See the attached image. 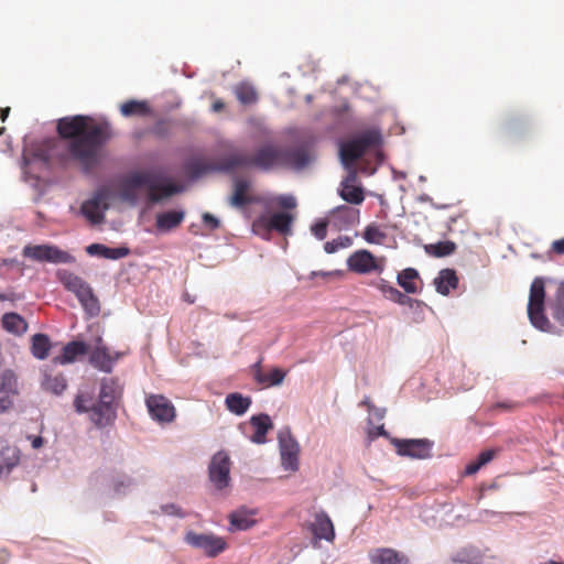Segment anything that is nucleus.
I'll list each match as a JSON object with an SVG mask.
<instances>
[{
	"mask_svg": "<svg viewBox=\"0 0 564 564\" xmlns=\"http://www.w3.org/2000/svg\"><path fill=\"white\" fill-rule=\"evenodd\" d=\"M18 463L19 457L15 455L8 458L6 463L0 462V477L8 475L11 471V469L18 465Z\"/></svg>",
	"mask_w": 564,
	"mask_h": 564,
	"instance_id": "55",
	"label": "nucleus"
},
{
	"mask_svg": "<svg viewBox=\"0 0 564 564\" xmlns=\"http://www.w3.org/2000/svg\"><path fill=\"white\" fill-rule=\"evenodd\" d=\"M3 329L15 336H21L28 330L26 321L18 313H4L1 318Z\"/></svg>",
	"mask_w": 564,
	"mask_h": 564,
	"instance_id": "31",
	"label": "nucleus"
},
{
	"mask_svg": "<svg viewBox=\"0 0 564 564\" xmlns=\"http://www.w3.org/2000/svg\"><path fill=\"white\" fill-rule=\"evenodd\" d=\"M203 224L209 229V230H216L220 227V220L214 216L210 213H204L202 215Z\"/></svg>",
	"mask_w": 564,
	"mask_h": 564,
	"instance_id": "54",
	"label": "nucleus"
},
{
	"mask_svg": "<svg viewBox=\"0 0 564 564\" xmlns=\"http://www.w3.org/2000/svg\"><path fill=\"white\" fill-rule=\"evenodd\" d=\"M399 456L412 459H430L433 457L434 442L429 438H390Z\"/></svg>",
	"mask_w": 564,
	"mask_h": 564,
	"instance_id": "10",
	"label": "nucleus"
},
{
	"mask_svg": "<svg viewBox=\"0 0 564 564\" xmlns=\"http://www.w3.org/2000/svg\"><path fill=\"white\" fill-rule=\"evenodd\" d=\"M280 207L284 209H293L296 207V198L291 194H282L276 197Z\"/></svg>",
	"mask_w": 564,
	"mask_h": 564,
	"instance_id": "52",
	"label": "nucleus"
},
{
	"mask_svg": "<svg viewBox=\"0 0 564 564\" xmlns=\"http://www.w3.org/2000/svg\"><path fill=\"white\" fill-rule=\"evenodd\" d=\"M368 436L370 440H375L379 436H382V437H386V438H390V435L389 433L386 431L384 429V425H379V426H376L373 429H370L368 431Z\"/></svg>",
	"mask_w": 564,
	"mask_h": 564,
	"instance_id": "57",
	"label": "nucleus"
},
{
	"mask_svg": "<svg viewBox=\"0 0 564 564\" xmlns=\"http://www.w3.org/2000/svg\"><path fill=\"white\" fill-rule=\"evenodd\" d=\"M312 533L317 540L332 542L335 539V529L330 518L321 511L316 513L315 521L311 527Z\"/></svg>",
	"mask_w": 564,
	"mask_h": 564,
	"instance_id": "21",
	"label": "nucleus"
},
{
	"mask_svg": "<svg viewBox=\"0 0 564 564\" xmlns=\"http://www.w3.org/2000/svg\"><path fill=\"white\" fill-rule=\"evenodd\" d=\"M436 292L441 295H448L452 289L458 286V276L454 269H442L433 281Z\"/></svg>",
	"mask_w": 564,
	"mask_h": 564,
	"instance_id": "27",
	"label": "nucleus"
},
{
	"mask_svg": "<svg viewBox=\"0 0 564 564\" xmlns=\"http://www.w3.org/2000/svg\"><path fill=\"white\" fill-rule=\"evenodd\" d=\"M251 403L250 397H245L239 392L228 393L225 398L227 410L238 416L243 415L249 410Z\"/></svg>",
	"mask_w": 564,
	"mask_h": 564,
	"instance_id": "30",
	"label": "nucleus"
},
{
	"mask_svg": "<svg viewBox=\"0 0 564 564\" xmlns=\"http://www.w3.org/2000/svg\"><path fill=\"white\" fill-rule=\"evenodd\" d=\"M285 376L286 372L283 369L273 367L268 373H258L257 383L263 387H276L284 381Z\"/></svg>",
	"mask_w": 564,
	"mask_h": 564,
	"instance_id": "38",
	"label": "nucleus"
},
{
	"mask_svg": "<svg viewBox=\"0 0 564 564\" xmlns=\"http://www.w3.org/2000/svg\"><path fill=\"white\" fill-rule=\"evenodd\" d=\"M524 124L525 122L523 119L513 118L507 122L506 129L511 134H520Z\"/></svg>",
	"mask_w": 564,
	"mask_h": 564,
	"instance_id": "53",
	"label": "nucleus"
},
{
	"mask_svg": "<svg viewBox=\"0 0 564 564\" xmlns=\"http://www.w3.org/2000/svg\"><path fill=\"white\" fill-rule=\"evenodd\" d=\"M383 143V137L378 128H369L352 134L347 140L338 142V155L343 167H348L350 163H346V159L357 162L367 152L373 151L377 165L384 161L383 153L379 148Z\"/></svg>",
	"mask_w": 564,
	"mask_h": 564,
	"instance_id": "4",
	"label": "nucleus"
},
{
	"mask_svg": "<svg viewBox=\"0 0 564 564\" xmlns=\"http://www.w3.org/2000/svg\"><path fill=\"white\" fill-rule=\"evenodd\" d=\"M416 199L420 203H430L435 209H442V208L446 207L445 205L441 206V205H436L435 203H433V199L427 194H421L420 196H417Z\"/></svg>",
	"mask_w": 564,
	"mask_h": 564,
	"instance_id": "62",
	"label": "nucleus"
},
{
	"mask_svg": "<svg viewBox=\"0 0 564 564\" xmlns=\"http://www.w3.org/2000/svg\"><path fill=\"white\" fill-rule=\"evenodd\" d=\"M87 121L88 117L82 115L61 118L56 127L61 140L50 138L28 143L25 137L21 162L23 182L36 189L40 184L36 173L48 169L55 158L61 162L77 161L85 173L97 166L100 150L111 138V128L107 121L91 127Z\"/></svg>",
	"mask_w": 564,
	"mask_h": 564,
	"instance_id": "1",
	"label": "nucleus"
},
{
	"mask_svg": "<svg viewBox=\"0 0 564 564\" xmlns=\"http://www.w3.org/2000/svg\"><path fill=\"white\" fill-rule=\"evenodd\" d=\"M419 279V271L414 268H405L397 275V283L406 294L417 293L414 280Z\"/></svg>",
	"mask_w": 564,
	"mask_h": 564,
	"instance_id": "34",
	"label": "nucleus"
},
{
	"mask_svg": "<svg viewBox=\"0 0 564 564\" xmlns=\"http://www.w3.org/2000/svg\"><path fill=\"white\" fill-rule=\"evenodd\" d=\"M283 147H275L273 144L261 145L253 156L248 155L242 151H232L231 156L236 162L234 171L245 170L250 167H258L262 171H270L274 167H281Z\"/></svg>",
	"mask_w": 564,
	"mask_h": 564,
	"instance_id": "5",
	"label": "nucleus"
},
{
	"mask_svg": "<svg viewBox=\"0 0 564 564\" xmlns=\"http://www.w3.org/2000/svg\"><path fill=\"white\" fill-rule=\"evenodd\" d=\"M554 318L557 319L562 325H564V283L558 288L556 293Z\"/></svg>",
	"mask_w": 564,
	"mask_h": 564,
	"instance_id": "48",
	"label": "nucleus"
},
{
	"mask_svg": "<svg viewBox=\"0 0 564 564\" xmlns=\"http://www.w3.org/2000/svg\"><path fill=\"white\" fill-rule=\"evenodd\" d=\"M545 286L542 278H535L531 283L528 307L544 305Z\"/></svg>",
	"mask_w": 564,
	"mask_h": 564,
	"instance_id": "40",
	"label": "nucleus"
},
{
	"mask_svg": "<svg viewBox=\"0 0 564 564\" xmlns=\"http://www.w3.org/2000/svg\"><path fill=\"white\" fill-rule=\"evenodd\" d=\"M281 167L302 172L316 161V155L306 145L283 147Z\"/></svg>",
	"mask_w": 564,
	"mask_h": 564,
	"instance_id": "13",
	"label": "nucleus"
},
{
	"mask_svg": "<svg viewBox=\"0 0 564 564\" xmlns=\"http://www.w3.org/2000/svg\"><path fill=\"white\" fill-rule=\"evenodd\" d=\"M208 477L218 490L225 489L230 482V457L225 451L217 452L208 466Z\"/></svg>",
	"mask_w": 564,
	"mask_h": 564,
	"instance_id": "15",
	"label": "nucleus"
},
{
	"mask_svg": "<svg viewBox=\"0 0 564 564\" xmlns=\"http://www.w3.org/2000/svg\"><path fill=\"white\" fill-rule=\"evenodd\" d=\"M386 238V234L380 231L375 224L368 225L364 230V239L368 243H381Z\"/></svg>",
	"mask_w": 564,
	"mask_h": 564,
	"instance_id": "47",
	"label": "nucleus"
},
{
	"mask_svg": "<svg viewBox=\"0 0 564 564\" xmlns=\"http://www.w3.org/2000/svg\"><path fill=\"white\" fill-rule=\"evenodd\" d=\"M484 553L475 545H465L451 555V561L455 564H482Z\"/></svg>",
	"mask_w": 564,
	"mask_h": 564,
	"instance_id": "26",
	"label": "nucleus"
},
{
	"mask_svg": "<svg viewBox=\"0 0 564 564\" xmlns=\"http://www.w3.org/2000/svg\"><path fill=\"white\" fill-rule=\"evenodd\" d=\"M13 404L12 399H7V395L0 394V414L8 411Z\"/></svg>",
	"mask_w": 564,
	"mask_h": 564,
	"instance_id": "61",
	"label": "nucleus"
},
{
	"mask_svg": "<svg viewBox=\"0 0 564 564\" xmlns=\"http://www.w3.org/2000/svg\"><path fill=\"white\" fill-rule=\"evenodd\" d=\"M343 272L339 270L334 271H312L310 278L314 279L315 276H332V275H341Z\"/></svg>",
	"mask_w": 564,
	"mask_h": 564,
	"instance_id": "60",
	"label": "nucleus"
},
{
	"mask_svg": "<svg viewBox=\"0 0 564 564\" xmlns=\"http://www.w3.org/2000/svg\"><path fill=\"white\" fill-rule=\"evenodd\" d=\"M230 519V530L232 531H246L252 528L256 521L250 517V514L245 511H236L232 512L229 517Z\"/></svg>",
	"mask_w": 564,
	"mask_h": 564,
	"instance_id": "42",
	"label": "nucleus"
},
{
	"mask_svg": "<svg viewBox=\"0 0 564 564\" xmlns=\"http://www.w3.org/2000/svg\"><path fill=\"white\" fill-rule=\"evenodd\" d=\"M328 221L318 219L311 226V231L317 240H324L327 236Z\"/></svg>",
	"mask_w": 564,
	"mask_h": 564,
	"instance_id": "49",
	"label": "nucleus"
},
{
	"mask_svg": "<svg viewBox=\"0 0 564 564\" xmlns=\"http://www.w3.org/2000/svg\"><path fill=\"white\" fill-rule=\"evenodd\" d=\"M528 317L534 328L545 333L553 332L554 326L544 313V305L528 307Z\"/></svg>",
	"mask_w": 564,
	"mask_h": 564,
	"instance_id": "32",
	"label": "nucleus"
},
{
	"mask_svg": "<svg viewBox=\"0 0 564 564\" xmlns=\"http://www.w3.org/2000/svg\"><path fill=\"white\" fill-rule=\"evenodd\" d=\"M506 516H512V513H503L499 511L481 509L477 512V517L475 518L474 521L480 523H491L495 520H501Z\"/></svg>",
	"mask_w": 564,
	"mask_h": 564,
	"instance_id": "45",
	"label": "nucleus"
},
{
	"mask_svg": "<svg viewBox=\"0 0 564 564\" xmlns=\"http://www.w3.org/2000/svg\"><path fill=\"white\" fill-rule=\"evenodd\" d=\"M51 349V340L46 334L37 333L32 337L31 350L32 355L39 359L43 360L48 356V351Z\"/></svg>",
	"mask_w": 564,
	"mask_h": 564,
	"instance_id": "37",
	"label": "nucleus"
},
{
	"mask_svg": "<svg viewBox=\"0 0 564 564\" xmlns=\"http://www.w3.org/2000/svg\"><path fill=\"white\" fill-rule=\"evenodd\" d=\"M278 442L282 468L286 471H296L300 466V444L289 426H284L278 432Z\"/></svg>",
	"mask_w": 564,
	"mask_h": 564,
	"instance_id": "11",
	"label": "nucleus"
},
{
	"mask_svg": "<svg viewBox=\"0 0 564 564\" xmlns=\"http://www.w3.org/2000/svg\"><path fill=\"white\" fill-rule=\"evenodd\" d=\"M496 455L495 449H485L477 456L476 460L481 465L485 466L488 463H490Z\"/></svg>",
	"mask_w": 564,
	"mask_h": 564,
	"instance_id": "56",
	"label": "nucleus"
},
{
	"mask_svg": "<svg viewBox=\"0 0 564 564\" xmlns=\"http://www.w3.org/2000/svg\"><path fill=\"white\" fill-rule=\"evenodd\" d=\"M250 424L254 427V434L250 437V441L254 444H264L268 432L273 427L270 416L267 413L252 415Z\"/></svg>",
	"mask_w": 564,
	"mask_h": 564,
	"instance_id": "25",
	"label": "nucleus"
},
{
	"mask_svg": "<svg viewBox=\"0 0 564 564\" xmlns=\"http://www.w3.org/2000/svg\"><path fill=\"white\" fill-rule=\"evenodd\" d=\"M109 194L106 189H98L94 196L80 206L82 214L94 225L102 223L108 205L105 203Z\"/></svg>",
	"mask_w": 564,
	"mask_h": 564,
	"instance_id": "16",
	"label": "nucleus"
},
{
	"mask_svg": "<svg viewBox=\"0 0 564 564\" xmlns=\"http://www.w3.org/2000/svg\"><path fill=\"white\" fill-rule=\"evenodd\" d=\"M237 99L243 105H250L257 101L258 95L256 88L249 83H240L235 89Z\"/></svg>",
	"mask_w": 564,
	"mask_h": 564,
	"instance_id": "43",
	"label": "nucleus"
},
{
	"mask_svg": "<svg viewBox=\"0 0 564 564\" xmlns=\"http://www.w3.org/2000/svg\"><path fill=\"white\" fill-rule=\"evenodd\" d=\"M330 223L338 230H348L359 223V209L340 205L329 212Z\"/></svg>",
	"mask_w": 564,
	"mask_h": 564,
	"instance_id": "18",
	"label": "nucleus"
},
{
	"mask_svg": "<svg viewBox=\"0 0 564 564\" xmlns=\"http://www.w3.org/2000/svg\"><path fill=\"white\" fill-rule=\"evenodd\" d=\"M122 386L116 378H102L98 395L79 391L74 399V408L79 414H88V419L97 429H105L115 423L118 405L122 397Z\"/></svg>",
	"mask_w": 564,
	"mask_h": 564,
	"instance_id": "2",
	"label": "nucleus"
},
{
	"mask_svg": "<svg viewBox=\"0 0 564 564\" xmlns=\"http://www.w3.org/2000/svg\"><path fill=\"white\" fill-rule=\"evenodd\" d=\"M378 289L382 292V294L384 295L386 299H388L394 303H398L400 305L412 307L414 304L421 303L420 301L410 297L405 293H402L400 290H398L393 285H390L384 280H380V282L378 284Z\"/></svg>",
	"mask_w": 564,
	"mask_h": 564,
	"instance_id": "28",
	"label": "nucleus"
},
{
	"mask_svg": "<svg viewBox=\"0 0 564 564\" xmlns=\"http://www.w3.org/2000/svg\"><path fill=\"white\" fill-rule=\"evenodd\" d=\"M552 247L555 252L564 254V237L562 239L555 240Z\"/></svg>",
	"mask_w": 564,
	"mask_h": 564,
	"instance_id": "64",
	"label": "nucleus"
},
{
	"mask_svg": "<svg viewBox=\"0 0 564 564\" xmlns=\"http://www.w3.org/2000/svg\"><path fill=\"white\" fill-rule=\"evenodd\" d=\"M134 485V479L127 475H120L112 481L115 491L120 495L128 492Z\"/></svg>",
	"mask_w": 564,
	"mask_h": 564,
	"instance_id": "46",
	"label": "nucleus"
},
{
	"mask_svg": "<svg viewBox=\"0 0 564 564\" xmlns=\"http://www.w3.org/2000/svg\"><path fill=\"white\" fill-rule=\"evenodd\" d=\"M86 252L91 257H101L109 260H119L130 253V249L126 246L111 248L102 243H91L86 247Z\"/></svg>",
	"mask_w": 564,
	"mask_h": 564,
	"instance_id": "22",
	"label": "nucleus"
},
{
	"mask_svg": "<svg viewBox=\"0 0 564 564\" xmlns=\"http://www.w3.org/2000/svg\"><path fill=\"white\" fill-rule=\"evenodd\" d=\"M294 217L288 212L264 213L252 223V231L262 239L269 240L272 231L290 235Z\"/></svg>",
	"mask_w": 564,
	"mask_h": 564,
	"instance_id": "8",
	"label": "nucleus"
},
{
	"mask_svg": "<svg viewBox=\"0 0 564 564\" xmlns=\"http://www.w3.org/2000/svg\"><path fill=\"white\" fill-rule=\"evenodd\" d=\"M231 152L223 155L218 163L207 162L198 156H192L184 161L183 173L188 182L194 183L212 173L231 174L234 164Z\"/></svg>",
	"mask_w": 564,
	"mask_h": 564,
	"instance_id": "7",
	"label": "nucleus"
},
{
	"mask_svg": "<svg viewBox=\"0 0 564 564\" xmlns=\"http://www.w3.org/2000/svg\"><path fill=\"white\" fill-rule=\"evenodd\" d=\"M426 253L435 257L443 258L451 256L456 250V243L451 240L438 241L436 243H430L424 247Z\"/></svg>",
	"mask_w": 564,
	"mask_h": 564,
	"instance_id": "39",
	"label": "nucleus"
},
{
	"mask_svg": "<svg viewBox=\"0 0 564 564\" xmlns=\"http://www.w3.org/2000/svg\"><path fill=\"white\" fill-rule=\"evenodd\" d=\"M184 542L193 549L204 552L208 557H216L227 549L225 539L213 533L188 531L184 535Z\"/></svg>",
	"mask_w": 564,
	"mask_h": 564,
	"instance_id": "12",
	"label": "nucleus"
},
{
	"mask_svg": "<svg viewBox=\"0 0 564 564\" xmlns=\"http://www.w3.org/2000/svg\"><path fill=\"white\" fill-rule=\"evenodd\" d=\"M347 268L359 274H368L377 271L381 272L382 268L377 263L376 257L369 250L361 249L350 254L346 261Z\"/></svg>",
	"mask_w": 564,
	"mask_h": 564,
	"instance_id": "17",
	"label": "nucleus"
},
{
	"mask_svg": "<svg viewBox=\"0 0 564 564\" xmlns=\"http://www.w3.org/2000/svg\"><path fill=\"white\" fill-rule=\"evenodd\" d=\"M57 278L65 289L75 294L83 310L89 317L98 316L100 303L93 288L80 276L67 270H58Z\"/></svg>",
	"mask_w": 564,
	"mask_h": 564,
	"instance_id": "6",
	"label": "nucleus"
},
{
	"mask_svg": "<svg viewBox=\"0 0 564 564\" xmlns=\"http://www.w3.org/2000/svg\"><path fill=\"white\" fill-rule=\"evenodd\" d=\"M88 350V346L80 340H72L67 343L59 356L54 357L53 361L58 365L74 362L79 356H84Z\"/></svg>",
	"mask_w": 564,
	"mask_h": 564,
	"instance_id": "24",
	"label": "nucleus"
},
{
	"mask_svg": "<svg viewBox=\"0 0 564 564\" xmlns=\"http://www.w3.org/2000/svg\"><path fill=\"white\" fill-rule=\"evenodd\" d=\"M372 564H409V558L393 549H378L370 556Z\"/></svg>",
	"mask_w": 564,
	"mask_h": 564,
	"instance_id": "29",
	"label": "nucleus"
},
{
	"mask_svg": "<svg viewBox=\"0 0 564 564\" xmlns=\"http://www.w3.org/2000/svg\"><path fill=\"white\" fill-rule=\"evenodd\" d=\"M66 387L67 382L63 375L53 376L52 373L44 371L42 379V388L45 391L59 395L64 392Z\"/></svg>",
	"mask_w": 564,
	"mask_h": 564,
	"instance_id": "36",
	"label": "nucleus"
},
{
	"mask_svg": "<svg viewBox=\"0 0 564 564\" xmlns=\"http://www.w3.org/2000/svg\"><path fill=\"white\" fill-rule=\"evenodd\" d=\"M250 186L251 184L248 180L235 178L234 193L228 199L229 205L235 208H243L247 205H250L253 202V199L247 194Z\"/></svg>",
	"mask_w": 564,
	"mask_h": 564,
	"instance_id": "23",
	"label": "nucleus"
},
{
	"mask_svg": "<svg viewBox=\"0 0 564 564\" xmlns=\"http://www.w3.org/2000/svg\"><path fill=\"white\" fill-rule=\"evenodd\" d=\"M22 254L37 262L53 264H68L75 262L74 256L54 245H28L23 248Z\"/></svg>",
	"mask_w": 564,
	"mask_h": 564,
	"instance_id": "9",
	"label": "nucleus"
},
{
	"mask_svg": "<svg viewBox=\"0 0 564 564\" xmlns=\"http://www.w3.org/2000/svg\"><path fill=\"white\" fill-rule=\"evenodd\" d=\"M352 245V238L349 236H339L336 239L330 241H326L324 245V250L326 253H335L339 249L349 248Z\"/></svg>",
	"mask_w": 564,
	"mask_h": 564,
	"instance_id": "44",
	"label": "nucleus"
},
{
	"mask_svg": "<svg viewBox=\"0 0 564 564\" xmlns=\"http://www.w3.org/2000/svg\"><path fill=\"white\" fill-rule=\"evenodd\" d=\"M120 112L123 117H145L151 113V108L145 100L130 99L120 106Z\"/></svg>",
	"mask_w": 564,
	"mask_h": 564,
	"instance_id": "33",
	"label": "nucleus"
},
{
	"mask_svg": "<svg viewBox=\"0 0 564 564\" xmlns=\"http://www.w3.org/2000/svg\"><path fill=\"white\" fill-rule=\"evenodd\" d=\"M148 187V202L153 205L161 204L163 200L183 193L185 186L176 184L173 178L162 171L152 172H130L120 184L119 197L122 202L135 206L139 202L138 189Z\"/></svg>",
	"mask_w": 564,
	"mask_h": 564,
	"instance_id": "3",
	"label": "nucleus"
},
{
	"mask_svg": "<svg viewBox=\"0 0 564 564\" xmlns=\"http://www.w3.org/2000/svg\"><path fill=\"white\" fill-rule=\"evenodd\" d=\"M347 162L350 163V165L348 167H344L345 170H347V175L340 182L341 186L354 185V183L357 181V170L355 166L356 162L346 159V163Z\"/></svg>",
	"mask_w": 564,
	"mask_h": 564,
	"instance_id": "51",
	"label": "nucleus"
},
{
	"mask_svg": "<svg viewBox=\"0 0 564 564\" xmlns=\"http://www.w3.org/2000/svg\"><path fill=\"white\" fill-rule=\"evenodd\" d=\"M482 466L475 459L474 462L469 463L466 467H465V475L466 476H473L475 475L476 473H478V470L481 468Z\"/></svg>",
	"mask_w": 564,
	"mask_h": 564,
	"instance_id": "58",
	"label": "nucleus"
},
{
	"mask_svg": "<svg viewBox=\"0 0 564 564\" xmlns=\"http://www.w3.org/2000/svg\"><path fill=\"white\" fill-rule=\"evenodd\" d=\"M369 412L372 413V415L379 421L382 420L386 415L384 408H377L372 403H369Z\"/></svg>",
	"mask_w": 564,
	"mask_h": 564,
	"instance_id": "59",
	"label": "nucleus"
},
{
	"mask_svg": "<svg viewBox=\"0 0 564 564\" xmlns=\"http://www.w3.org/2000/svg\"><path fill=\"white\" fill-rule=\"evenodd\" d=\"M118 358L119 354L112 357L108 348L102 344L101 338H98L96 347L90 352L89 362L94 368L110 373Z\"/></svg>",
	"mask_w": 564,
	"mask_h": 564,
	"instance_id": "19",
	"label": "nucleus"
},
{
	"mask_svg": "<svg viewBox=\"0 0 564 564\" xmlns=\"http://www.w3.org/2000/svg\"><path fill=\"white\" fill-rule=\"evenodd\" d=\"M0 394L7 395V399L18 394V378L11 369H6L0 375Z\"/></svg>",
	"mask_w": 564,
	"mask_h": 564,
	"instance_id": "35",
	"label": "nucleus"
},
{
	"mask_svg": "<svg viewBox=\"0 0 564 564\" xmlns=\"http://www.w3.org/2000/svg\"><path fill=\"white\" fill-rule=\"evenodd\" d=\"M338 195L341 199L352 205H359L365 199L362 188L355 185H340L338 188Z\"/></svg>",
	"mask_w": 564,
	"mask_h": 564,
	"instance_id": "41",
	"label": "nucleus"
},
{
	"mask_svg": "<svg viewBox=\"0 0 564 564\" xmlns=\"http://www.w3.org/2000/svg\"><path fill=\"white\" fill-rule=\"evenodd\" d=\"M145 405L150 417L160 424L171 423L176 416L175 406L163 394H149L145 398Z\"/></svg>",
	"mask_w": 564,
	"mask_h": 564,
	"instance_id": "14",
	"label": "nucleus"
},
{
	"mask_svg": "<svg viewBox=\"0 0 564 564\" xmlns=\"http://www.w3.org/2000/svg\"><path fill=\"white\" fill-rule=\"evenodd\" d=\"M184 218L185 210L182 208L164 210L156 214L155 227L159 232H167L181 225Z\"/></svg>",
	"mask_w": 564,
	"mask_h": 564,
	"instance_id": "20",
	"label": "nucleus"
},
{
	"mask_svg": "<svg viewBox=\"0 0 564 564\" xmlns=\"http://www.w3.org/2000/svg\"><path fill=\"white\" fill-rule=\"evenodd\" d=\"M31 445L34 449L40 448L43 445V437L39 435L29 436Z\"/></svg>",
	"mask_w": 564,
	"mask_h": 564,
	"instance_id": "63",
	"label": "nucleus"
},
{
	"mask_svg": "<svg viewBox=\"0 0 564 564\" xmlns=\"http://www.w3.org/2000/svg\"><path fill=\"white\" fill-rule=\"evenodd\" d=\"M160 510H161V513H163V514L175 517L178 519H184L187 516V513L185 511H183L182 508L175 503L162 505L160 507Z\"/></svg>",
	"mask_w": 564,
	"mask_h": 564,
	"instance_id": "50",
	"label": "nucleus"
}]
</instances>
